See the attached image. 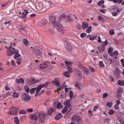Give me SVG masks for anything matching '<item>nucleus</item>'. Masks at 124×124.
I'll return each instance as SVG.
<instances>
[{
	"instance_id": "1",
	"label": "nucleus",
	"mask_w": 124,
	"mask_h": 124,
	"mask_svg": "<svg viewBox=\"0 0 124 124\" xmlns=\"http://www.w3.org/2000/svg\"><path fill=\"white\" fill-rule=\"evenodd\" d=\"M17 52V50L15 49L14 48H12L11 46H9L7 51V55L8 56H10L14 54H15Z\"/></svg>"
},
{
	"instance_id": "2",
	"label": "nucleus",
	"mask_w": 124,
	"mask_h": 124,
	"mask_svg": "<svg viewBox=\"0 0 124 124\" xmlns=\"http://www.w3.org/2000/svg\"><path fill=\"white\" fill-rule=\"evenodd\" d=\"M39 120L42 123H44L45 121V117L47 115L46 113L40 112L39 113Z\"/></svg>"
},
{
	"instance_id": "3",
	"label": "nucleus",
	"mask_w": 124,
	"mask_h": 124,
	"mask_svg": "<svg viewBox=\"0 0 124 124\" xmlns=\"http://www.w3.org/2000/svg\"><path fill=\"white\" fill-rule=\"evenodd\" d=\"M55 23L54 25V27L60 32L62 31L63 30V27L62 24L58 22H57Z\"/></svg>"
},
{
	"instance_id": "4",
	"label": "nucleus",
	"mask_w": 124,
	"mask_h": 124,
	"mask_svg": "<svg viewBox=\"0 0 124 124\" xmlns=\"http://www.w3.org/2000/svg\"><path fill=\"white\" fill-rule=\"evenodd\" d=\"M72 119L73 121H77L78 124H82V119L80 116H78L77 115H74L72 117Z\"/></svg>"
},
{
	"instance_id": "5",
	"label": "nucleus",
	"mask_w": 124,
	"mask_h": 124,
	"mask_svg": "<svg viewBox=\"0 0 124 124\" xmlns=\"http://www.w3.org/2000/svg\"><path fill=\"white\" fill-rule=\"evenodd\" d=\"M21 97L23 100L26 102L28 101L31 99V97L29 95L26 93H23L22 94Z\"/></svg>"
},
{
	"instance_id": "6",
	"label": "nucleus",
	"mask_w": 124,
	"mask_h": 124,
	"mask_svg": "<svg viewBox=\"0 0 124 124\" xmlns=\"http://www.w3.org/2000/svg\"><path fill=\"white\" fill-rule=\"evenodd\" d=\"M49 19L50 21L52 23V24L54 25L57 22L55 21L56 19V17L53 15L49 17Z\"/></svg>"
},
{
	"instance_id": "7",
	"label": "nucleus",
	"mask_w": 124,
	"mask_h": 124,
	"mask_svg": "<svg viewBox=\"0 0 124 124\" xmlns=\"http://www.w3.org/2000/svg\"><path fill=\"white\" fill-rule=\"evenodd\" d=\"M65 46L66 49L69 51H71L72 49V47L70 42H67L65 44Z\"/></svg>"
},
{
	"instance_id": "8",
	"label": "nucleus",
	"mask_w": 124,
	"mask_h": 124,
	"mask_svg": "<svg viewBox=\"0 0 124 124\" xmlns=\"http://www.w3.org/2000/svg\"><path fill=\"white\" fill-rule=\"evenodd\" d=\"M47 20L46 19H43L41 22L38 23V25L40 26H43L45 25L47 23Z\"/></svg>"
},
{
	"instance_id": "9",
	"label": "nucleus",
	"mask_w": 124,
	"mask_h": 124,
	"mask_svg": "<svg viewBox=\"0 0 124 124\" xmlns=\"http://www.w3.org/2000/svg\"><path fill=\"white\" fill-rule=\"evenodd\" d=\"M82 69L83 72L85 74L88 75L89 74V71L86 67L83 66Z\"/></svg>"
},
{
	"instance_id": "10",
	"label": "nucleus",
	"mask_w": 124,
	"mask_h": 124,
	"mask_svg": "<svg viewBox=\"0 0 124 124\" xmlns=\"http://www.w3.org/2000/svg\"><path fill=\"white\" fill-rule=\"evenodd\" d=\"M13 109H15V112H11V115H16L17 113V111L20 108L19 107L16 106L15 107H13Z\"/></svg>"
},
{
	"instance_id": "11",
	"label": "nucleus",
	"mask_w": 124,
	"mask_h": 124,
	"mask_svg": "<svg viewBox=\"0 0 124 124\" xmlns=\"http://www.w3.org/2000/svg\"><path fill=\"white\" fill-rule=\"evenodd\" d=\"M43 3L42 2H40L38 4L37 8L39 10H40L43 9Z\"/></svg>"
},
{
	"instance_id": "12",
	"label": "nucleus",
	"mask_w": 124,
	"mask_h": 124,
	"mask_svg": "<svg viewBox=\"0 0 124 124\" xmlns=\"http://www.w3.org/2000/svg\"><path fill=\"white\" fill-rule=\"evenodd\" d=\"M37 49H38L36 51V53L39 56H40L42 55V50L41 49L39 48H37Z\"/></svg>"
},
{
	"instance_id": "13",
	"label": "nucleus",
	"mask_w": 124,
	"mask_h": 124,
	"mask_svg": "<svg viewBox=\"0 0 124 124\" xmlns=\"http://www.w3.org/2000/svg\"><path fill=\"white\" fill-rule=\"evenodd\" d=\"M41 87L39 85L37 87H36V92L35 94V97H37L38 95L39 91L41 89Z\"/></svg>"
},
{
	"instance_id": "14",
	"label": "nucleus",
	"mask_w": 124,
	"mask_h": 124,
	"mask_svg": "<svg viewBox=\"0 0 124 124\" xmlns=\"http://www.w3.org/2000/svg\"><path fill=\"white\" fill-rule=\"evenodd\" d=\"M51 83L57 86H59L60 85L59 81L57 79H55L54 81H52Z\"/></svg>"
},
{
	"instance_id": "15",
	"label": "nucleus",
	"mask_w": 124,
	"mask_h": 124,
	"mask_svg": "<svg viewBox=\"0 0 124 124\" xmlns=\"http://www.w3.org/2000/svg\"><path fill=\"white\" fill-rule=\"evenodd\" d=\"M88 26V23L86 22H84L82 23V28L84 29L87 28Z\"/></svg>"
},
{
	"instance_id": "16",
	"label": "nucleus",
	"mask_w": 124,
	"mask_h": 124,
	"mask_svg": "<svg viewBox=\"0 0 124 124\" xmlns=\"http://www.w3.org/2000/svg\"><path fill=\"white\" fill-rule=\"evenodd\" d=\"M30 117L31 119L37 120L38 119L37 116L34 114H31L30 116Z\"/></svg>"
},
{
	"instance_id": "17",
	"label": "nucleus",
	"mask_w": 124,
	"mask_h": 124,
	"mask_svg": "<svg viewBox=\"0 0 124 124\" xmlns=\"http://www.w3.org/2000/svg\"><path fill=\"white\" fill-rule=\"evenodd\" d=\"M16 83L18 84L21 83L24 84V80L22 78H20L19 79H17L16 80Z\"/></svg>"
},
{
	"instance_id": "18",
	"label": "nucleus",
	"mask_w": 124,
	"mask_h": 124,
	"mask_svg": "<svg viewBox=\"0 0 124 124\" xmlns=\"http://www.w3.org/2000/svg\"><path fill=\"white\" fill-rule=\"evenodd\" d=\"M65 18L67 20H66V21L67 22H71L73 21V19L71 18L69 15H67Z\"/></svg>"
},
{
	"instance_id": "19",
	"label": "nucleus",
	"mask_w": 124,
	"mask_h": 124,
	"mask_svg": "<svg viewBox=\"0 0 124 124\" xmlns=\"http://www.w3.org/2000/svg\"><path fill=\"white\" fill-rule=\"evenodd\" d=\"M54 111L53 109L51 107L49 108L48 109V114L49 115H51L53 112Z\"/></svg>"
},
{
	"instance_id": "20",
	"label": "nucleus",
	"mask_w": 124,
	"mask_h": 124,
	"mask_svg": "<svg viewBox=\"0 0 124 124\" xmlns=\"http://www.w3.org/2000/svg\"><path fill=\"white\" fill-rule=\"evenodd\" d=\"M62 117V115L60 113L57 114L55 117V119L56 120H58L61 118Z\"/></svg>"
},
{
	"instance_id": "21",
	"label": "nucleus",
	"mask_w": 124,
	"mask_h": 124,
	"mask_svg": "<svg viewBox=\"0 0 124 124\" xmlns=\"http://www.w3.org/2000/svg\"><path fill=\"white\" fill-rule=\"evenodd\" d=\"M117 84L120 86L124 85V81L122 80H119L118 81Z\"/></svg>"
},
{
	"instance_id": "22",
	"label": "nucleus",
	"mask_w": 124,
	"mask_h": 124,
	"mask_svg": "<svg viewBox=\"0 0 124 124\" xmlns=\"http://www.w3.org/2000/svg\"><path fill=\"white\" fill-rule=\"evenodd\" d=\"M17 52L15 53V55L14 56V57L16 59H18V57H20V55L18 53L19 52L17 50Z\"/></svg>"
},
{
	"instance_id": "23",
	"label": "nucleus",
	"mask_w": 124,
	"mask_h": 124,
	"mask_svg": "<svg viewBox=\"0 0 124 124\" xmlns=\"http://www.w3.org/2000/svg\"><path fill=\"white\" fill-rule=\"evenodd\" d=\"M76 86L77 88L79 90H80L81 88H82V84L80 83H79L77 84L76 85Z\"/></svg>"
},
{
	"instance_id": "24",
	"label": "nucleus",
	"mask_w": 124,
	"mask_h": 124,
	"mask_svg": "<svg viewBox=\"0 0 124 124\" xmlns=\"http://www.w3.org/2000/svg\"><path fill=\"white\" fill-rule=\"evenodd\" d=\"M108 54L111 56L112 54V53L113 51V48L112 47H110L108 49Z\"/></svg>"
},
{
	"instance_id": "25",
	"label": "nucleus",
	"mask_w": 124,
	"mask_h": 124,
	"mask_svg": "<svg viewBox=\"0 0 124 124\" xmlns=\"http://www.w3.org/2000/svg\"><path fill=\"white\" fill-rule=\"evenodd\" d=\"M63 104L64 105H66L68 107H69L70 105V101L69 100H67L65 102H64Z\"/></svg>"
},
{
	"instance_id": "26",
	"label": "nucleus",
	"mask_w": 124,
	"mask_h": 124,
	"mask_svg": "<svg viewBox=\"0 0 124 124\" xmlns=\"http://www.w3.org/2000/svg\"><path fill=\"white\" fill-rule=\"evenodd\" d=\"M99 67L101 68H102L105 66L103 62L102 61H100L99 62Z\"/></svg>"
},
{
	"instance_id": "27",
	"label": "nucleus",
	"mask_w": 124,
	"mask_h": 124,
	"mask_svg": "<svg viewBox=\"0 0 124 124\" xmlns=\"http://www.w3.org/2000/svg\"><path fill=\"white\" fill-rule=\"evenodd\" d=\"M115 70L116 71L115 72L117 73V77H119L120 76V72L119 69L118 68H116Z\"/></svg>"
},
{
	"instance_id": "28",
	"label": "nucleus",
	"mask_w": 124,
	"mask_h": 124,
	"mask_svg": "<svg viewBox=\"0 0 124 124\" xmlns=\"http://www.w3.org/2000/svg\"><path fill=\"white\" fill-rule=\"evenodd\" d=\"M98 49L100 52H101L105 50V48H103L101 45L98 47Z\"/></svg>"
},
{
	"instance_id": "29",
	"label": "nucleus",
	"mask_w": 124,
	"mask_h": 124,
	"mask_svg": "<svg viewBox=\"0 0 124 124\" xmlns=\"http://www.w3.org/2000/svg\"><path fill=\"white\" fill-rule=\"evenodd\" d=\"M14 121L16 124H19V121L18 118L17 117H14Z\"/></svg>"
},
{
	"instance_id": "30",
	"label": "nucleus",
	"mask_w": 124,
	"mask_h": 124,
	"mask_svg": "<svg viewBox=\"0 0 124 124\" xmlns=\"http://www.w3.org/2000/svg\"><path fill=\"white\" fill-rule=\"evenodd\" d=\"M118 51L117 50H115L114 52H112L111 56H113L114 55L117 56L118 55Z\"/></svg>"
},
{
	"instance_id": "31",
	"label": "nucleus",
	"mask_w": 124,
	"mask_h": 124,
	"mask_svg": "<svg viewBox=\"0 0 124 124\" xmlns=\"http://www.w3.org/2000/svg\"><path fill=\"white\" fill-rule=\"evenodd\" d=\"M26 16L27 14L23 13L20 16V17L22 19L26 18Z\"/></svg>"
},
{
	"instance_id": "32",
	"label": "nucleus",
	"mask_w": 124,
	"mask_h": 124,
	"mask_svg": "<svg viewBox=\"0 0 124 124\" xmlns=\"http://www.w3.org/2000/svg\"><path fill=\"white\" fill-rule=\"evenodd\" d=\"M22 8H23L24 12L25 13V14H27L28 13V10L27 9V8L26 9V7H25V6H23Z\"/></svg>"
},
{
	"instance_id": "33",
	"label": "nucleus",
	"mask_w": 124,
	"mask_h": 124,
	"mask_svg": "<svg viewBox=\"0 0 124 124\" xmlns=\"http://www.w3.org/2000/svg\"><path fill=\"white\" fill-rule=\"evenodd\" d=\"M63 74L66 77L68 78L70 76V74L68 71H66Z\"/></svg>"
},
{
	"instance_id": "34",
	"label": "nucleus",
	"mask_w": 124,
	"mask_h": 124,
	"mask_svg": "<svg viewBox=\"0 0 124 124\" xmlns=\"http://www.w3.org/2000/svg\"><path fill=\"white\" fill-rule=\"evenodd\" d=\"M97 37V35H96L95 36H92L90 37L89 38L90 40H93L95 39Z\"/></svg>"
},
{
	"instance_id": "35",
	"label": "nucleus",
	"mask_w": 124,
	"mask_h": 124,
	"mask_svg": "<svg viewBox=\"0 0 124 124\" xmlns=\"http://www.w3.org/2000/svg\"><path fill=\"white\" fill-rule=\"evenodd\" d=\"M23 43L26 46H27L28 44L27 40L26 39H23Z\"/></svg>"
},
{
	"instance_id": "36",
	"label": "nucleus",
	"mask_w": 124,
	"mask_h": 124,
	"mask_svg": "<svg viewBox=\"0 0 124 124\" xmlns=\"http://www.w3.org/2000/svg\"><path fill=\"white\" fill-rule=\"evenodd\" d=\"M19 94L16 92H14L13 93V96L15 98H17L19 96Z\"/></svg>"
},
{
	"instance_id": "37",
	"label": "nucleus",
	"mask_w": 124,
	"mask_h": 124,
	"mask_svg": "<svg viewBox=\"0 0 124 124\" xmlns=\"http://www.w3.org/2000/svg\"><path fill=\"white\" fill-rule=\"evenodd\" d=\"M19 113L21 114H26V112L25 110L21 109L19 111Z\"/></svg>"
},
{
	"instance_id": "38",
	"label": "nucleus",
	"mask_w": 124,
	"mask_h": 124,
	"mask_svg": "<svg viewBox=\"0 0 124 124\" xmlns=\"http://www.w3.org/2000/svg\"><path fill=\"white\" fill-rule=\"evenodd\" d=\"M63 106L62 105L61 103L59 102L58 103L57 106V107L58 108L60 109L63 107Z\"/></svg>"
},
{
	"instance_id": "39",
	"label": "nucleus",
	"mask_w": 124,
	"mask_h": 124,
	"mask_svg": "<svg viewBox=\"0 0 124 124\" xmlns=\"http://www.w3.org/2000/svg\"><path fill=\"white\" fill-rule=\"evenodd\" d=\"M122 91V89L119 88L117 90L116 93L117 95H119L121 94V93Z\"/></svg>"
},
{
	"instance_id": "40",
	"label": "nucleus",
	"mask_w": 124,
	"mask_h": 124,
	"mask_svg": "<svg viewBox=\"0 0 124 124\" xmlns=\"http://www.w3.org/2000/svg\"><path fill=\"white\" fill-rule=\"evenodd\" d=\"M68 108L67 106L65 107L62 110V112L63 113H64L67 110Z\"/></svg>"
},
{
	"instance_id": "41",
	"label": "nucleus",
	"mask_w": 124,
	"mask_h": 124,
	"mask_svg": "<svg viewBox=\"0 0 124 124\" xmlns=\"http://www.w3.org/2000/svg\"><path fill=\"white\" fill-rule=\"evenodd\" d=\"M67 69L68 70V71L69 72H70V73H71L73 72V70L72 69V68L70 67H67Z\"/></svg>"
},
{
	"instance_id": "42",
	"label": "nucleus",
	"mask_w": 124,
	"mask_h": 124,
	"mask_svg": "<svg viewBox=\"0 0 124 124\" xmlns=\"http://www.w3.org/2000/svg\"><path fill=\"white\" fill-rule=\"evenodd\" d=\"M92 28V27L91 26H90L86 30V32L87 33H89L91 32V28Z\"/></svg>"
},
{
	"instance_id": "43",
	"label": "nucleus",
	"mask_w": 124,
	"mask_h": 124,
	"mask_svg": "<svg viewBox=\"0 0 124 124\" xmlns=\"http://www.w3.org/2000/svg\"><path fill=\"white\" fill-rule=\"evenodd\" d=\"M103 43H105V44H103L101 46H102V47L104 48H105V46L107 45L108 43V42L107 40H106L102 42Z\"/></svg>"
},
{
	"instance_id": "44",
	"label": "nucleus",
	"mask_w": 124,
	"mask_h": 124,
	"mask_svg": "<svg viewBox=\"0 0 124 124\" xmlns=\"http://www.w3.org/2000/svg\"><path fill=\"white\" fill-rule=\"evenodd\" d=\"M36 90V87H34L31 89L30 92L31 94H33V93L35 92Z\"/></svg>"
},
{
	"instance_id": "45",
	"label": "nucleus",
	"mask_w": 124,
	"mask_h": 124,
	"mask_svg": "<svg viewBox=\"0 0 124 124\" xmlns=\"http://www.w3.org/2000/svg\"><path fill=\"white\" fill-rule=\"evenodd\" d=\"M25 27L23 28L21 26L19 27V29L21 30H23L24 31V32L25 33H27V31L25 29Z\"/></svg>"
},
{
	"instance_id": "46",
	"label": "nucleus",
	"mask_w": 124,
	"mask_h": 124,
	"mask_svg": "<svg viewBox=\"0 0 124 124\" xmlns=\"http://www.w3.org/2000/svg\"><path fill=\"white\" fill-rule=\"evenodd\" d=\"M104 3V1L103 0H101L100 1L97 3V4L99 6H101V5Z\"/></svg>"
},
{
	"instance_id": "47",
	"label": "nucleus",
	"mask_w": 124,
	"mask_h": 124,
	"mask_svg": "<svg viewBox=\"0 0 124 124\" xmlns=\"http://www.w3.org/2000/svg\"><path fill=\"white\" fill-rule=\"evenodd\" d=\"M122 0H114V3H117L118 4H119L121 3H122Z\"/></svg>"
},
{
	"instance_id": "48",
	"label": "nucleus",
	"mask_w": 124,
	"mask_h": 124,
	"mask_svg": "<svg viewBox=\"0 0 124 124\" xmlns=\"http://www.w3.org/2000/svg\"><path fill=\"white\" fill-rule=\"evenodd\" d=\"M98 19L101 21L104 22V18L100 16H99L98 17Z\"/></svg>"
},
{
	"instance_id": "49",
	"label": "nucleus",
	"mask_w": 124,
	"mask_h": 124,
	"mask_svg": "<svg viewBox=\"0 0 124 124\" xmlns=\"http://www.w3.org/2000/svg\"><path fill=\"white\" fill-rule=\"evenodd\" d=\"M73 96V92L71 91L70 90V93H69V96L70 97V98H72Z\"/></svg>"
},
{
	"instance_id": "50",
	"label": "nucleus",
	"mask_w": 124,
	"mask_h": 124,
	"mask_svg": "<svg viewBox=\"0 0 124 124\" xmlns=\"http://www.w3.org/2000/svg\"><path fill=\"white\" fill-rule=\"evenodd\" d=\"M24 89L28 93L29 92V89L30 88L29 87L27 86H25L24 87Z\"/></svg>"
},
{
	"instance_id": "51",
	"label": "nucleus",
	"mask_w": 124,
	"mask_h": 124,
	"mask_svg": "<svg viewBox=\"0 0 124 124\" xmlns=\"http://www.w3.org/2000/svg\"><path fill=\"white\" fill-rule=\"evenodd\" d=\"M86 36V34L85 33H82L80 34V36L81 38H83Z\"/></svg>"
},
{
	"instance_id": "52",
	"label": "nucleus",
	"mask_w": 124,
	"mask_h": 124,
	"mask_svg": "<svg viewBox=\"0 0 124 124\" xmlns=\"http://www.w3.org/2000/svg\"><path fill=\"white\" fill-rule=\"evenodd\" d=\"M65 63L66 65L67 66V67H69V66L70 65L71 63L70 62H68L67 61H65Z\"/></svg>"
},
{
	"instance_id": "53",
	"label": "nucleus",
	"mask_w": 124,
	"mask_h": 124,
	"mask_svg": "<svg viewBox=\"0 0 124 124\" xmlns=\"http://www.w3.org/2000/svg\"><path fill=\"white\" fill-rule=\"evenodd\" d=\"M109 33L111 35H112L114 33V32L113 29H111L109 31Z\"/></svg>"
},
{
	"instance_id": "54",
	"label": "nucleus",
	"mask_w": 124,
	"mask_h": 124,
	"mask_svg": "<svg viewBox=\"0 0 124 124\" xmlns=\"http://www.w3.org/2000/svg\"><path fill=\"white\" fill-rule=\"evenodd\" d=\"M108 113L109 114L111 115L113 114L114 113V111L113 110L111 109L108 112Z\"/></svg>"
},
{
	"instance_id": "55",
	"label": "nucleus",
	"mask_w": 124,
	"mask_h": 124,
	"mask_svg": "<svg viewBox=\"0 0 124 124\" xmlns=\"http://www.w3.org/2000/svg\"><path fill=\"white\" fill-rule=\"evenodd\" d=\"M108 95V93H104L103 94V97L104 98H106Z\"/></svg>"
},
{
	"instance_id": "56",
	"label": "nucleus",
	"mask_w": 124,
	"mask_h": 124,
	"mask_svg": "<svg viewBox=\"0 0 124 124\" xmlns=\"http://www.w3.org/2000/svg\"><path fill=\"white\" fill-rule=\"evenodd\" d=\"M17 59V60L16 61V63L18 64V65H19L22 61V60L21 58Z\"/></svg>"
},
{
	"instance_id": "57",
	"label": "nucleus",
	"mask_w": 124,
	"mask_h": 124,
	"mask_svg": "<svg viewBox=\"0 0 124 124\" xmlns=\"http://www.w3.org/2000/svg\"><path fill=\"white\" fill-rule=\"evenodd\" d=\"M112 16H116L118 14V13L116 11H115L113 12H112Z\"/></svg>"
},
{
	"instance_id": "58",
	"label": "nucleus",
	"mask_w": 124,
	"mask_h": 124,
	"mask_svg": "<svg viewBox=\"0 0 124 124\" xmlns=\"http://www.w3.org/2000/svg\"><path fill=\"white\" fill-rule=\"evenodd\" d=\"M37 48H38L36 46L34 47L33 48L32 51L36 53L38 49Z\"/></svg>"
},
{
	"instance_id": "59",
	"label": "nucleus",
	"mask_w": 124,
	"mask_h": 124,
	"mask_svg": "<svg viewBox=\"0 0 124 124\" xmlns=\"http://www.w3.org/2000/svg\"><path fill=\"white\" fill-rule=\"evenodd\" d=\"M117 8V6H113L112 7V9L114 11H116V9Z\"/></svg>"
},
{
	"instance_id": "60",
	"label": "nucleus",
	"mask_w": 124,
	"mask_h": 124,
	"mask_svg": "<svg viewBox=\"0 0 124 124\" xmlns=\"http://www.w3.org/2000/svg\"><path fill=\"white\" fill-rule=\"evenodd\" d=\"M50 82H46L45 84H44L45 86V87L46 88L48 86V85H49L50 84Z\"/></svg>"
},
{
	"instance_id": "61",
	"label": "nucleus",
	"mask_w": 124,
	"mask_h": 124,
	"mask_svg": "<svg viewBox=\"0 0 124 124\" xmlns=\"http://www.w3.org/2000/svg\"><path fill=\"white\" fill-rule=\"evenodd\" d=\"M77 28L78 30H80L81 29V27L79 24H78L77 25Z\"/></svg>"
},
{
	"instance_id": "62",
	"label": "nucleus",
	"mask_w": 124,
	"mask_h": 124,
	"mask_svg": "<svg viewBox=\"0 0 124 124\" xmlns=\"http://www.w3.org/2000/svg\"><path fill=\"white\" fill-rule=\"evenodd\" d=\"M121 62L122 66L124 67V59H121Z\"/></svg>"
},
{
	"instance_id": "63",
	"label": "nucleus",
	"mask_w": 124,
	"mask_h": 124,
	"mask_svg": "<svg viewBox=\"0 0 124 124\" xmlns=\"http://www.w3.org/2000/svg\"><path fill=\"white\" fill-rule=\"evenodd\" d=\"M109 78L111 80V81L112 82H113L114 81V78L111 76H109Z\"/></svg>"
},
{
	"instance_id": "64",
	"label": "nucleus",
	"mask_w": 124,
	"mask_h": 124,
	"mask_svg": "<svg viewBox=\"0 0 124 124\" xmlns=\"http://www.w3.org/2000/svg\"><path fill=\"white\" fill-rule=\"evenodd\" d=\"M107 105L110 108L112 106V103L110 104L109 102H108L107 103Z\"/></svg>"
}]
</instances>
